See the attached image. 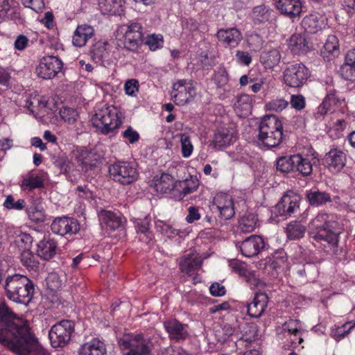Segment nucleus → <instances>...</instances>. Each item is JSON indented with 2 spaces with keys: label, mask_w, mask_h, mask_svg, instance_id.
Instances as JSON below:
<instances>
[{
  "label": "nucleus",
  "mask_w": 355,
  "mask_h": 355,
  "mask_svg": "<svg viewBox=\"0 0 355 355\" xmlns=\"http://www.w3.org/2000/svg\"><path fill=\"white\" fill-rule=\"evenodd\" d=\"M340 232L338 223L333 215L319 213L311 222L309 236L313 243L329 248L336 251L338 248Z\"/></svg>",
  "instance_id": "nucleus-1"
},
{
  "label": "nucleus",
  "mask_w": 355,
  "mask_h": 355,
  "mask_svg": "<svg viewBox=\"0 0 355 355\" xmlns=\"http://www.w3.org/2000/svg\"><path fill=\"white\" fill-rule=\"evenodd\" d=\"M24 328L30 331L27 321L17 319L6 302H0V343L10 349L18 339L24 337Z\"/></svg>",
  "instance_id": "nucleus-2"
},
{
  "label": "nucleus",
  "mask_w": 355,
  "mask_h": 355,
  "mask_svg": "<svg viewBox=\"0 0 355 355\" xmlns=\"http://www.w3.org/2000/svg\"><path fill=\"white\" fill-rule=\"evenodd\" d=\"M5 290L8 299L27 305L33 298L35 288L33 282L26 276L15 274L7 277Z\"/></svg>",
  "instance_id": "nucleus-3"
},
{
  "label": "nucleus",
  "mask_w": 355,
  "mask_h": 355,
  "mask_svg": "<svg viewBox=\"0 0 355 355\" xmlns=\"http://www.w3.org/2000/svg\"><path fill=\"white\" fill-rule=\"evenodd\" d=\"M283 139V125L277 116L273 114L266 115L259 125L258 139L263 145L274 148L281 144Z\"/></svg>",
  "instance_id": "nucleus-4"
},
{
  "label": "nucleus",
  "mask_w": 355,
  "mask_h": 355,
  "mask_svg": "<svg viewBox=\"0 0 355 355\" xmlns=\"http://www.w3.org/2000/svg\"><path fill=\"white\" fill-rule=\"evenodd\" d=\"M94 127L105 135L119 128L122 123V114L116 107L105 105L96 110L92 117Z\"/></svg>",
  "instance_id": "nucleus-5"
},
{
  "label": "nucleus",
  "mask_w": 355,
  "mask_h": 355,
  "mask_svg": "<svg viewBox=\"0 0 355 355\" xmlns=\"http://www.w3.org/2000/svg\"><path fill=\"white\" fill-rule=\"evenodd\" d=\"M118 343L125 355H148L150 352L149 341L141 334L124 336Z\"/></svg>",
  "instance_id": "nucleus-6"
},
{
  "label": "nucleus",
  "mask_w": 355,
  "mask_h": 355,
  "mask_svg": "<svg viewBox=\"0 0 355 355\" xmlns=\"http://www.w3.org/2000/svg\"><path fill=\"white\" fill-rule=\"evenodd\" d=\"M24 337L18 339L15 345L10 348L11 351L19 355H49L42 348L33 335L26 328L22 329Z\"/></svg>",
  "instance_id": "nucleus-7"
},
{
  "label": "nucleus",
  "mask_w": 355,
  "mask_h": 355,
  "mask_svg": "<svg viewBox=\"0 0 355 355\" xmlns=\"http://www.w3.org/2000/svg\"><path fill=\"white\" fill-rule=\"evenodd\" d=\"M74 331V322L63 320L55 324L49 332V337L53 347H62L70 340Z\"/></svg>",
  "instance_id": "nucleus-8"
},
{
  "label": "nucleus",
  "mask_w": 355,
  "mask_h": 355,
  "mask_svg": "<svg viewBox=\"0 0 355 355\" xmlns=\"http://www.w3.org/2000/svg\"><path fill=\"white\" fill-rule=\"evenodd\" d=\"M142 25L137 21H130L121 26L120 31L123 33L122 42L125 49L136 51L142 43Z\"/></svg>",
  "instance_id": "nucleus-9"
},
{
  "label": "nucleus",
  "mask_w": 355,
  "mask_h": 355,
  "mask_svg": "<svg viewBox=\"0 0 355 355\" xmlns=\"http://www.w3.org/2000/svg\"><path fill=\"white\" fill-rule=\"evenodd\" d=\"M110 178L122 184H129L137 178L136 168L128 162H117L109 167Z\"/></svg>",
  "instance_id": "nucleus-10"
},
{
  "label": "nucleus",
  "mask_w": 355,
  "mask_h": 355,
  "mask_svg": "<svg viewBox=\"0 0 355 355\" xmlns=\"http://www.w3.org/2000/svg\"><path fill=\"white\" fill-rule=\"evenodd\" d=\"M310 76L309 69L302 63L287 67L283 72L284 83L291 87H300Z\"/></svg>",
  "instance_id": "nucleus-11"
},
{
  "label": "nucleus",
  "mask_w": 355,
  "mask_h": 355,
  "mask_svg": "<svg viewBox=\"0 0 355 355\" xmlns=\"http://www.w3.org/2000/svg\"><path fill=\"white\" fill-rule=\"evenodd\" d=\"M195 95L194 87L185 80H179L173 85L171 100L178 105H184L189 103Z\"/></svg>",
  "instance_id": "nucleus-12"
},
{
  "label": "nucleus",
  "mask_w": 355,
  "mask_h": 355,
  "mask_svg": "<svg viewBox=\"0 0 355 355\" xmlns=\"http://www.w3.org/2000/svg\"><path fill=\"white\" fill-rule=\"evenodd\" d=\"M211 209L217 211L222 220H230L235 214L232 198L225 193H218L215 196Z\"/></svg>",
  "instance_id": "nucleus-13"
},
{
  "label": "nucleus",
  "mask_w": 355,
  "mask_h": 355,
  "mask_svg": "<svg viewBox=\"0 0 355 355\" xmlns=\"http://www.w3.org/2000/svg\"><path fill=\"white\" fill-rule=\"evenodd\" d=\"M62 62L55 56H46L40 60L35 69L37 75L43 79L55 77L62 69Z\"/></svg>",
  "instance_id": "nucleus-14"
},
{
  "label": "nucleus",
  "mask_w": 355,
  "mask_h": 355,
  "mask_svg": "<svg viewBox=\"0 0 355 355\" xmlns=\"http://www.w3.org/2000/svg\"><path fill=\"white\" fill-rule=\"evenodd\" d=\"M51 229L54 234L58 235L72 236L79 232L80 225L76 218L61 216L57 217L53 220Z\"/></svg>",
  "instance_id": "nucleus-15"
},
{
  "label": "nucleus",
  "mask_w": 355,
  "mask_h": 355,
  "mask_svg": "<svg viewBox=\"0 0 355 355\" xmlns=\"http://www.w3.org/2000/svg\"><path fill=\"white\" fill-rule=\"evenodd\" d=\"M347 162L345 153L338 147H332L324 158L323 164L333 173L340 172Z\"/></svg>",
  "instance_id": "nucleus-16"
},
{
  "label": "nucleus",
  "mask_w": 355,
  "mask_h": 355,
  "mask_svg": "<svg viewBox=\"0 0 355 355\" xmlns=\"http://www.w3.org/2000/svg\"><path fill=\"white\" fill-rule=\"evenodd\" d=\"M265 246L262 237L257 235H251L242 242L236 243L242 255L246 257H252L257 255Z\"/></svg>",
  "instance_id": "nucleus-17"
},
{
  "label": "nucleus",
  "mask_w": 355,
  "mask_h": 355,
  "mask_svg": "<svg viewBox=\"0 0 355 355\" xmlns=\"http://www.w3.org/2000/svg\"><path fill=\"white\" fill-rule=\"evenodd\" d=\"M300 201V196L289 191L282 197L275 209L281 216H291L299 209Z\"/></svg>",
  "instance_id": "nucleus-18"
},
{
  "label": "nucleus",
  "mask_w": 355,
  "mask_h": 355,
  "mask_svg": "<svg viewBox=\"0 0 355 355\" xmlns=\"http://www.w3.org/2000/svg\"><path fill=\"white\" fill-rule=\"evenodd\" d=\"M276 6L281 14L293 20L300 18L302 12L301 0H278Z\"/></svg>",
  "instance_id": "nucleus-19"
},
{
  "label": "nucleus",
  "mask_w": 355,
  "mask_h": 355,
  "mask_svg": "<svg viewBox=\"0 0 355 355\" xmlns=\"http://www.w3.org/2000/svg\"><path fill=\"white\" fill-rule=\"evenodd\" d=\"M268 302V298L266 293H256L252 302L246 304L248 314L252 318H259L265 311Z\"/></svg>",
  "instance_id": "nucleus-20"
},
{
  "label": "nucleus",
  "mask_w": 355,
  "mask_h": 355,
  "mask_svg": "<svg viewBox=\"0 0 355 355\" xmlns=\"http://www.w3.org/2000/svg\"><path fill=\"white\" fill-rule=\"evenodd\" d=\"M125 0H98L101 12L105 15L121 16L125 14Z\"/></svg>",
  "instance_id": "nucleus-21"
},
{
  "label": "nucleus",
  "mask_w": 355,
  "mask_h": 355,
  "mask_svg": "<svg viewBox=\"0 0 355 355\" xmlns=\"http://www.w3.org/2000/svg\"><path fill=\"white\" fill-rule=\"evenodd\" d=\"M201 257L196 252L185 254L180 259L179 263L180 270L188 275H194L201 268Z\"/></svg>",
  "instance_id": "nucleus-22"
},
{
  "label": "nucleus",
  "mask_w": 355,
  "mask_h": 355,
  "mask_svg": "<svg viewBox=\"0 0 355 355\" xmlns=\"http://www.w3.org/2000/svg\"><path fill=\"white\" fill-rule=\"evenodd\" d=\"M216 37L219 42L230 48L237 46L243 38L240 31L235 28L220 29L216 33Z\"/></svg>",
  "instance_id": "nucleus-23"
},
{
  "label": "nucleus",
  "mask_w": 355,
  "mask_h": 355,
  "mask_svg": "<svg viewBox=\"0 0 355 355\" xmlns=\"http://www.w3.org/2000/svg\"><path fill=\"white\" fill-rule=\"evenodd\" d=\"M151 186L160 193H166L178 187L177 181L168 173H162L154 177Z\"/></svg>",
  "instance_id": "nucleus-24"
},
{
  "label": "nucleus",
  "mask_w": 355,
  "mask_h": 355,
  "mask_svg": "<svg viewBox=\"0 0 355 355\" xmlns=\"http://www.w3.org/2000/svg\"><path fill=\"white\" fill-rule=\"evenodd\" d=\"M234 140L235 137L232 130L222 128L214 132L210 146L215 149H220L230 146Z\"/></svg>",
  "instance_id": "nucleus-25"
},
{
  "label": "nucleus",
  "mask_w": 355,
  "mask_h": 355,
  "mask_svg": "<svg viewBox=\"0 0 355 355\" xmlns=\"http://www.w3.org/2000/svg\"><path fill=\"white\" fill-rule=\"evenodd\" d=\"M94 35V29L92 26L86 24L78 25L73 32L72 43L76 47H83Z\"/></svg>",
  "instance_id": "nucleus-26"
},
{
  "label": "nucleus",
  "mask_w": 355,
  "mask_h": 355,
  "mask_svg": "<svg viewBox=\"0 0 355 355\" xmlns=\"http://www.w3.org/2000/svg\"><path fill=\"white\" fill-rule=\"evenodd\" d=\"M340 54V44L338 37L335 35H329L321 49V55L324 60L331 61Z\"/></svg>",
  "instance_id": "nucleus-27"
},
{
  "label": "nucleus",
  "mask_w": 355,
  "mask_h": 355,
  "mask_svg": "<svg viewBox=\"0 0 355 355\" xmlns=\"http://www.w3.org/2000/svg\"><path fill=\"white\" fill-rule=\"evenodd\" d=\"M79 355H106L107 350L103 342L97 338L83 344L78 349Z\"/></svg>",
  "instance_id": "nucleus-28"
},
{
  "label": "nucleus",
  "mask_w": 355,
  "mask_h": 355,
  "mask_svg": "<svg viewBox=\"0 0 355 355\" xmlns=\"http://www.w3.org/2000/svg\"><path fill=\"white\" fill-rule=\"evenodd\" d=\"M164 326L171 339L182 340L188 336L187 326L175 319L164 322Z\"/></svg>",
  "instance_id": "nucleus-29"
},
{
  "label": "nucleus",
  "mask_w": 355,
  "mask_h": 355,
  "mask_svg": "<svg viewBox=\"0 0 355 355\" xmlns=\"http://www.w3.org/2000/svg\"><path fill=\"white\" fill-rule=\"evenodd\" d=\"M98 217L101 225L107 230L114 231L121 225V217L111 211L103 210L99 213Z\"/></svg>",
  "instance_id": "nucleus-30"
},
{
  "label": "nucleus",
  "mask_w": 355,
  "mask_h": 355,
  "mask_svg": "<svg viewBox=\"0 0 355 355\" xmlns=\"http://www.w3.org/2000/svg\"><path fill=\"white\" fill-rule=\"evenodd\" d=\"M44 181V180L42 175L30 172L22 178L20 187L24 191H31L35 189L42 188Z\"/></svg>",
  "instance_id": "nucleus-31"
},
{
  "label": "nucleus",
  "mask_w": 355,
  "mask_h": 355,
  "mask_svg": "<svg viewBox=\"0 0 355 355\" xmlns=\"http://www.w3.org/2000/svg\"><path fill=\"white\" fill-rule=\"evenodd\" d=\"M56 243L49 238H44L37 243V256L44 260H49L55 254Z\"/></svg>",
  "instance_id": "nucleus-32"
},
{
  "label": "nucleus",
  "mask_w": 355,
  "mask_h": 355,
  "mask_svg": "<svg viewBox=\"0 0 355 355\" xmlns=\"http://www.w3.org/2000/svg\"><path fill=\"white\" fill-rule=\"evenodd\" d=\"M285 232L289 240L299 239L304 236L306 225L301 220H293L286 225Z\"/></svg>",
  "instance_id": "nucleus-33"
},
{
  "label": "nucleus",
  "mask_w": 355,
  "mask_h": 355,
  "mask_svg": "<svg viewBox=\"0 0 355 355\" xmlns=\"http://www.w3.org/2000/svg\"><path fill=\"white\" fill-rule=\"evenodd\" d=\"M252 101V97L248 94L239 96L234 104V110L237 115L241 117L248 116L251 112Z\"/></svg>",
  "instance_id": "nucleus-34"
},
{
  "label": "nucleus",
  "mask_w": 355,
  "mask_h": 355,
  "mask_svg": "<svg viewBox=\"0 0 355 355\" xmlns=\"http://www.w3.org/2000/svg\"><path fill=\"white\" fill-rule=\"evenodd\" d=\"M288 47L294 54L306 53L309 49L306 39L299 34L293 35L289 40Z\"/></svg>",
  "instance_id": "nucleus-35"
},
{
  "label": "nucleus",
  "mask_w": 355,
  "mask_h": 355,
  "mask_svg": "<svg viewBox=\"0 0 355 355\" xmlns=\"http://www.w3.org/2000/svg\"><path fill=\"white\" fill-rule=\"evenodd\" d=\"M259 226V220L256 214H245L239 220V229L243 233H250Z\"/></svg>",
  "instance_id": "nucleus-36"
},
{
  "label": "nucleus",
  "mask_w": 355,
  "mask_h": 355,
  "mask_svg": "<svg viewBox=\"0 0 355 355\" xmlns=\"http://www.w3.org/2000/svg\"><path fill=\"white\" fill-rule=\"evenodd\" d=\"M295 171L303 176H308L312 173L313 164L309 157H303L300 154H295Z\"/></svg>",
  "instance_id": "nucleus-37"
},
{
  "label": "nucleus",
  "mask_w": 355,
  "mask_h": 355,
  "mask_svg": "<svg viewBox=\"0 0 355 355\" xmlns=\"http://www.w3.org/2000/svg\"><path fill=\"white\" fill-rule=\"evenodd\" d=\"M306 196L309 204L312 206H320L331 201L329 193L317 189L306 191Z\"/></svg>",
  "instance_id": "nucleus-38"
},
{
  "label": "nucleus",
  "mask_w": 355,
  "mask_h": 355,
  "mask_svg": "<svg viewBox=\"0 0 355 355\" xmlns=\"http://www.w3.org/2000/svg\"><path fill=\"white\" fill-rule=\"evenodd\" d=\"M322 24L319 15L316 13L306 15L302 21L303 28L309 33H317L322 28Z\"/></svg>",
  "instance_id": "nucleus-39"
},
{
  "label": "nucleus",
  "mask_w": 355,
  "mask_h": 355,
  "mask_svg": "<svg viewBox=\"0 0 355 355\" xmlns=\"http://www.w3.org/2000/svg\"><path fill=\"white\" fill-rule=\"evenodd\" d=\"M19 18L20 12L10 6L9 0H0V19L17 20Z\"/></svg>",
  "instance_id": "nucleus-40"
},
{
  "label": "nucleus",
  "mask_w": 355,
  "mask_h": 355,
  "mask_svg": "<svg viewBox=\"0 0 355 355\" xmlns=\"http://www.w3.org/2000/svg\"><path fill=\"white\" fill-rule=\"evenodd\" d=\"M284 331L288 332L291 336L297 337V340L294 341L296 345H300L303 342L302 329L300 321L297 320H289L283 325Z\"/></svg>",
  "instance_id": "nucleus-41"
},
{
  "label": "nucleus",
  "mask_w": 355,
  "mask_h": 355,
  "mask_svg": "<svg viewBox=\"0 0 355 355\" xmlns=\"http://www.w3.org/2000/svg\"><path fill=\"white\" fill-rule=\"evenodd\" d=\"M295 155L282 156L276 160V168L282 173H288L295 171Z\"/></svg>",
  "instance_id": "nucleus-42"
},
{
  "label": "nucleus",
  "mask_w": 355,
  "mask_h": 355,
  "mask_svg": "<svg viewBox=\"0 0 355 355\" xmlns=\"http://www.w3.org/2000/svg\"><path fill=\"white\" fill-rule=\"evenodd\" d=\"M21 264L28 270H35L39 264L37 256L35 255L30 249L24 250L20 255Z\"/></svg>",
  "instance_id": "nucleus-43"
},
{
  "label": "nucleus",
  "mask_w": 355,
  "mask_h": 355,
  "mask_svg": "<svg viewBox=\"0 0 355 355\" xmlns=\"http://www.w3.org/2000/svg\"><path fill=\"white\" fill-rule=\"evenodd\" d=\"M281 55L277 49L263 52L261 55V60L266 68L272 69L279 63Z\"/></svg>",
  "instance_id": "nucleus-44"
},
{
  "label": "nucleus",
  "mask_w": 355,
  "mask_h": 355,
  "mask_svg": "<svg viewBox=\"0 0 355 355\" xmlns=\"http://www.w3.org/2000/svg\"><path fill=\"white\" fill-rule=\"evenodd\" d=\"M155 226L158 231L166 235L168 238H173L177 235L182 236L187 234L186 231L176 229L172 227L171 225L162 220L157 221L155 224Z\"/></svg>",
  "instance_id": "nucleus-45"
},
{
  "label": "nucleus",
  "mask_w": 355,
  "mask_h": 355,
  "mask_svg": "<svg viewBox=\"0 0 355 355\" xmlns=\"http://www.w3.org/2000/svg\"><path fill=\"white\" fill-rule=\"evenodd\" d=\"M355 327V322L349 321L340 326H335L331 329V336L336 340H340L346 336Z\"/></svg>",
  "instance_id": "nucleus-46"
},
{
  "label": "nucleus",
  "mask_w": 355,
  "mask_h": 355,
  "mask_svg": "<svg viewBox=\"0 0 355 355\" xmlns=\"http://www.w3.org/2000/svg\"><path fill=\"white\" fill-rule=\"evenodd\" d=\"M28 218L33 223H39L45 220V214L43 207L40 205L33 204L26 209Z\"/></svg>",
  "instance_id": "nucleus-47"
},
{
  "label": "nucleus",
  "mask_w": 355,
  "mask_h": 355,
  "mask_svg": "<svg viewBox=\"0 0 355 355\" xmlns=\"http://www.w3.org/2000/svg\"><path fill=\"white\" fill-rule=\"evenodd\" d=\"M178 137H180L181 154L182 157L184 158L189 157L193 151V146L191 143L190 136L186 133H180L178 135Z\"/></svg>",
  "instance_id": "nucleus-48"
},
{
  "label": "nucleus",
  "mask_w": 355,
  "mask_h": 355,
  "mask_svg": "<svg viewBox=\"0 0 355 355\" xmlns=\"http://www.w3.org/2000/svg\"><path fill=\"white\" fill-rule=\"evenodd\" d=\"M323 101H326L327 105L334 112L337 107L342 104L343 99L338 96L336 91L329 90Z\"/></svg>",
  "instance_id": "nucleus-49"
},
{
  "label": "nucleus",
  "mask_w": 355,
  "mask_h": 355,
  "mask_svg": "<svg viewBox=\"0 0 355 355\" xmlns=\"http://www.w3.org/2000/svg\"><path fill=\"white\" fill-rule=\"evenodd\" d=\"M288 106V102L284 98L272 99L268 102L265 107L268 111L280 112Z\"/></svg>",
  "instance_id": "nucleus-50"
},
{
  "label": "nucleus",
  "mask_w": 355,
  "mask_h": 355,
  "mask_svg": "<svg viewBox=\"0 0 355 355\" xmlns=\"http://www.w3.org/2000/svg\"><path fill=\"white\" fill-rule=\"evenodd\" d=\"M146 44L151 51H156L162 48L164 44L163 36L161 34H152L148 35Z\"/></svg>",
  "instance_id": "nucleus-51"
},
{
  "label": "nucleus",
  "mask_w": 355,
  "mask_h": 355,
  "mask_svg": "<svg viewBox=\"0 0 355 355\" xmlns=\"http://www.w3.org/2000/svg\"><path fill=\"white\" fill-rule=\"evenodd\" d=\"M26 205V202L23 199H18L17 200H15V198L12 196L9 195L6 197L3 206L8 209H15V210H22Z\"/></svg>",
  "instance_id": "nucleus-52"
},
{
  "label": "nucleus",
  "mask_w": 355,
  "mask_h": 355,
  "mask_svg": "<svg viewBox=\"0 0 355 355\" xmlns=\"http://www.w3.org/2000/svg\"><path fill=\"white\" fill-rule=\"evenodd\" d=\"M340 74L342 78L347 80H355V66L345 60L340 68Z\"/></svg>",
  "instance_id": "nucleus-53"
},
{
  "label": "nucleus",
  "mask_w": 355,
  "mask_h": 355,
  "mask_svg": "<svg viewBox=\"0 0 355 355\" xmlns=\"http://www.w3.org/2000/svg\"><path fill=\"white\" fill-rule=\"evenodd\" d=\"M252 17L254 20L259 22L268 21L270 17L269 10L264 6H256L253 9Z\"/></svg>",
  "instance_id": "nucleus-54"
},
{
  "label": "nucleus",
  "mask_w": 355,
  "mask_h": 355,
  "mask_svg": "<svg viewBox=\"0 0 355 355\" xmlns=\"http://www.w3.org/2000/svg\"><path fill=\"white\" fill-rule=\"evenodd\" d=\"M214 80L218 87H223L225 86L229 81L227 71L224 68L218 69L214 74Z\"/></svg>",
  "instance_id": "nucleus-55"
},
{
  "label": "nucleus",
  "mask_w": 355,
  "mask_h": 355,
  "mask_svg": "<svg viewBox=\"0 0 355 355\" xmlns=\"http://www.w3.org/2000/svg\"><path fill=\"white\" fill-rule=\"evenodd\" d=\"M60 117L68 123H73L78 116L77 112L70 107H64L60 110Z\"/></svg>",
  "instance_id": "nucleus-56"
},
{
  "label": "nucleus",
  "mask_w": 355,
  "mask_h": 355,
  "mask_svg": "<svg viewBox=\"0 0 355 355\" xmlns=\"http://www.w3.org/2000/svg\"><path fill=\"white\" fill-rule=\"evenodd\" d=\"M121 135L131 144L137 142L140 139L139 132L131 126H128L125 130L122 132Z\"/></svg>",
  "instance_id": "nucleus-57"
},
{
  "label": "nucleus",
  "mask_w": 355,
  "mask_h": 355,
  "mask_svg": "<svg viewBox=\"0 0 355 355\" xmlns=\"http://www.w3.org/2000/svg\"><path fill=\"white\" fill-rule=\"evenodd\" d=\"M125 92L128 96H135L139 91V83L135 79H130L125 82Z\"/></svg>",
  "instance_id": "nucleus-58"
},
{
  "label": "nucleus",
  "mask_w": 355,
  "mask_h": 355,
  "mask_svg": "<svg viewBox=\"0 0 355 355\" xmlns=\"http://www.w3.org/2000/svg\"><path fill=\"white\" fill-rule=\"evenodd\" d=\"M55 165L58 166L62 173H69L73 167V164L66 157H59L55 161Z\"/></svg>",
  "instance_id": "nucleus-59"
},
{
  "label": "nucleus",
  "mask_w": 355,
  "mask_h": 355,
  "mask_svg": "<svg viewBox=\"0 0 355 355\" xmlns=\"http://www.w3.org/2000/svg\"><path fill=\"white\" fill-rule=\"evenodd\" d=\"M291 105L293 108L301 110L306 105L305 98L302 94H293L291 96Z\"/></svg>",
  "instance_id": "nucleus-60"
},
{
  "label": "nucleus",
  "mask_w": 355,
  "mask_h": 355,
  "mask_svg": "<svg viewBox=\"0 0 355 355\" xmlns=\"http://www.w3.org/2000/svg\"><path fill=\"white\" fill-rule=\"evenodd\" d=\"M23 5L30 8L36 12H41L44 8L43 0H21Z\"/></svg>",
  "instance_id": "nucleus-61"
},
{
  "label": "nucleus",
  "mask_w": 355,
  "mask_h": 355,
  "mask_svg": "<svg viewBox=\"0 0 355 355\" xmlns=\"http://www.w3.org/2000/svg\"><path fill=\"white\" fill-rule=\"evenodd\" d=\"M177 185L182 189V193L184 194V196L193 192L197 188V186L194 184V182H193L192 180H186L183 182H177Z\"/></svg>",
  "instance_id": "nucleus-62"
},
{
  "label": "nucleus",
  "mask_w": 355,
  "mask_h": 355,
  "mask_svg": "<svg viewBox=\"0 0 355 355\" xmlns=\"http://www.w3.org/2000/svg\"><path fill=\"white\" fill-rule=\"evenodd\" d=\"M177 185L182 189V193L184 194V196L193 192L197 188V186L194 184V182H193L192 180H186L183 182H177Z\"/></svg>",
  "instance_id": "nucleus-63"
},
{
  "label": "nucleus",
  "mask_w": 355,
  "mask_h": 355,
  "mask_svg": "<svg viewBox=\"0 0 355 355\" xmlns=\"http://www.w3.org/2000/svg\"><path fill=\"white\" fill-rule=\"evenodd\" d=\"M235 56L237 62L241 64L249 66L252 62V56L246 51H237Z\"/></svg>",
  "instance_id": "nucleus-64"
}]
</instances>
